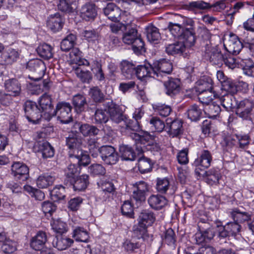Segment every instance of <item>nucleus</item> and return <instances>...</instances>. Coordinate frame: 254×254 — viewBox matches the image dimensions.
<instances>
[{
  "instance_id": "f257e3e1",
  "label": "nucleus",
  "mask_w": 254,
  "mask_h": 254,
  "mask_svg": "<svg viewBox=\"0 0 254 254\" xmlns=\"http://www.w3.org/2000/svg\"><path fill=\"white\" fill-rule=\"evenodd\" d=\"M168 28L174 37L185 40L190 46L194 45L195 36L192 19L178 15L174 21L169 22Z\"/></svg>"
},
{
  "instance_id": "f03ea898",
  "label": "nucleus",
  "mask_w": 254,
  "mask_h": 254,
  "mask_svg": "<svg viewBox=\"0 0 254 254\" xmlns=\"http://www.w3.org/2000/svg\"><path fill=\"white\" fill-rule=\"evenodd\" d=\"M126 127L125 130L127 133H128L131 138L134 140V145L136 149L138 152L143 151L145 144H150V142L154 140L155 137L147 131H141L139 133L136 132L141 129L139 122L135 120L127 119L126 117L124 121Z\"/></svg>"
},
{
  "instance_id": "7ed1b4c3",
  "label": "nucleus",
  "mask_w": 254,
  "mask_h": 254,
  "mask_svg": "<svg viewBox=\"0 0 254 254\" xmlns=\"http://www.w3.org/2000/svg\"><path fill=\"white\" fill-rule=\"evenodd\" d=\"M123 42L127 45H131L133 52L139 54L144 51V43L137 30L128 24V28L125 30L122 37Z\"/></svg>"
},
{
  "instance_id": "20e7f679",
  "label": "nucleus",
  "mask_w": 254,
  "mask_h": 254,
  "mask_svg": "<svg viewBox=\"0 0 254 254\" xmlns=\"http://www.w3.org/2000/svg\"><path fill=\"white\" fill-rule=\"evenodd\" d=\"M155 78L158 80H162L164 77L170 74L173 70V64L172 62L165 59L155 61L153 64Z\"/></svg>"
},
{
  "instance_id": "39448f33",
  "label": "nucleus",
  "mask_w": 254,
  "mask_h": 254,
  "mask_svg": "<svg viewBox=\"0 0 254 254\" xmlns=\"http://www.w3.org/2000/svg\"><path fill=\"white\" fill-rule=\"evenodd\" d=\"M26 68L32 73V76H29V78L35 81H39L44 74L46 66L43 61L33 59L27 63Z\"/></svg>"
},
{
  "instance_id": "423d86ee",
  "label": "nucleus",
  "mask_w": 254,
  "mask_h": 254,
  "mask_svg": "<svg viewBox=\"0 0 254 254\" xmlns=\"http://www.w3.org/2000/svg\"><path fill=\"white\" fill-rule=\"evenodd\" d=\"M24 110L28 120L34 123L38 122L42 117L44 118L42 110L34 102L27 101L25 103Z\"/></svg>"
},
{
  "instance_id": "0eeeda50",
  "label": "nucleus",
  "mask_w": 254,
  "mask_h": 254,
  "mask_svg": "<svg viewBox=\"0 0 254 254\" xmlns=\"http://www.w3.org/2000/svg\"><path fill=\"white\" fill-rule=\"evenodd\" d=\"M254 108V101L250 99H245L237 103L236 114L244 120H249Z\"/></svg>"
},
{
  "instance_id": "6e6552de",
  "label": "nucleus",
  "mask_w": 254,
  "mask_h": 254,
  "mask_svg": "<svg viewBox=\"0 0 254 254\" xmlns=\"http://www.w3.org/2000/svg\"><path fill=\"white\" fill-rule=\"evenodd\" d=\"M39 106L43 111L44 118L50 120L55 116V109L52 102V98L47 93L44 94L39 100Z\"/></svg>"
},
{
  "instance_id": "1a4fd4ad",
  "label": "nucleus",
  "mask_w": 254,
  "mask_h": 254,
  "mask_svg": "<svg viewBox=\"0 0 254 254\" xmlns=\"http://www.w3.org/2000/svg\"><path fill=\"white\" fill-rule=\"evenodd\" d=\"M100 155L103 162L107 165H114L119 160V155L115 148L110 145L100 147Z\"/></svg>"
},
{
  "instance_id": "9d476101",
  "label": "nucleus",
  "mask_w": 254,
  "mask_h": 254,
  "mask_svg": "<svg viewBox=\"0 0 254 254\" xmlns=\"http://www.w3.org/2000/svg\"><path fill=\"white\" fill-rule=\"evenodd\" d=\"M71 110V106L69 103L59 102L55 109V116H58L62 123L67 124L72 120Z\"/></svg>"
},
{
  "instance_id": "9b49d317",
  "label": "nucleus",
  "mask_w": 254,
  "mask_h": 254,
  "mask_svg": "<svg viewBox=\"0 0 254 254\" xmlns=\"http://www.w3.org/2000/svg\"><path fill=\"white\" fill-rule=\"evenodd\" d=\"M68 154L70 158L77 159L79 166H86L90 162L89 155L83 151L81 147L69 149Z\"/></svg>"
},
{
  "instance_id": "f8f14e48",
  "label": "nucleus",
  "mask_w": 254,
  "mask_h": 254,
  "mask_svg": "<svg viewBox=\"0 0 254 254\" xmlns=\"http://www.w3.org/2000/svg\"><path fill=\"white\" fill-rule=\"evenodd\" d=\"M11 172L15 179L20 181H25L29 177L28 167L21 162H14L11 166Z\"/></svg>"
},
{
  "instance_id": "ddd939ff",
  "label": "nucleus",
  "mask_w": 254,
  "mask_h": 254,
  "mask_svg": "<svg viewBox=\"0 0 254 254\" xmlns=\"http://www.w3.org/2000/svg\"><path fill=\"white\" fill-rule=\"evenodd\" d=\"M224 46L227 53L237 55L241 51L243 46L238 37L234 34L230 35L228 39H226Z\"/></svg>"
},
{
  "instance_id": "4468645a",
  "label": "nucleus",
  "mask_w": 254,
  "mask_h": 254,
  "mask_svg": "<svg viewBox=\"0 0 254 254\" xmlns=\"http://www.w3.org/2000/svg\"><path fill=\"white\" fill-rule=\"evenodd\" d=\"M111 120L116 124H119L126 119V116L124 115L122 108L118 105L111 103L108 108Z\"/></svg>"
},
{
  "instance_id": "2eb2a0df",
  "label": "nucleus",
  "mask_w": 254,
  "mask_h": 254,
  "mask_svg": "<svg viewBox=\"0 0 254 254\" xmlns=\"http://www.w3.org/2000/svg\"><path fill=\"white\" fill-rule=\"evenodd\" d=\"M224 54L216 47L206 50L205 58L213 64L219 65L221 64L224 60Z\"/></svg>"
},
{
  "instance_id": "dca6fc26",
  "label": "nucleus",
  "mask_w": 254,
  "mask_h": 254,
  "mask_svg": "<svg viewBox=\"0 0 254 254\" xmlns=\"http://www.w3.org/2000/svg\"><path fill=\"white\" fill-rule=\"evenodd\" d=\"M166 122L167 127H169L168 132L172 137H178L183 133V122L181 120H172L170 118H167Z\"/></svg>"
},
{
  "instance_id": "f3484780",
  "label": "nucleus",
  "mask_w": 254,
  "mask_h": 254,
  "mask_svg": "<svg viewBox=\"0 0 254 254\" xmlns=\"http://www.w3.org/2000/svg\"><path fill=\"white\" fill-rule=\"evenodd\" d=\"M73 240L65 236L59 235L54 238L52 246L59 251H63L70 247L73 243Z\"/></svg>"
},
{
  "instance_id": "a211bd4d",
  "label": "nucleus",
  "mask_w": 254,
  "mask_h": 254,
  "mask_svg": "<svg viewBox=\"0 0 254 254\" xmlns=\"http://www.w3.org/2000/svg\"><path fill=\"white\" fill-rule=\"evenodd\" d=\"M37 151L42 154L43 158L47 159L54 156L55 150L54 148L47 141L42 140L38 142L35 144Z\"/></svg>"
},
{
  "instance_id": "6ab92c4d",
  "label": "nucleus",
  "mask_w": 254,
  "mask_h": 254,
  "mask_svg": "<svg viewBox=\"0 0 254 254\" xmlns=\"http://www.w3.org/2000/svg\"><path fill=\"white\" fill-rule=\"evenodd\" d=\"M181 82L178 78H170L164 83L167 95L173 97L178 94L180 91Z\"/></svg>"
},
{
  "instance_id": "aec40b11",
  "label": "nucleus",
  "mask_w": 254,
  "mask_h": 254,
  "mask_svg": "<svg viewBox=\"0 0 254 254\" xmlns=\"http://www.w3.org/2000/svg\"><path fill=\"white\" fill-rule=\"evenodd\" d=\"M4 87L5 90L9 93L8 94H10L11 96H17L21 92V84L16 78L6 80L4 82Z\"/></svg>"
},
{
  "instance_id": "412c9836",
  "label": "nucleus",
  "mask_w": 254,
  "mask_h": 254,
  "mask_svg": "<svg viewBox=\"0 0 254 254\" xmlns=\"http://www.w3.org/2000/svg\"><path fill=\"white\" fill-rule=\"evenodd\" d=\"M47 241V237L45 232L39 231L31 240L30 246L35 251H41Z\"/></svg>"
},
{
  "instance_id": "4be33fe9",
  "label": "nucleus",
  "mask_w": 254,
  "mask_h": 254,
  "mask_svg": "<svg viewBox=\"0 0 254 254\" xmlns=\"http://www.w3.org/2000/svg\"><path fill=\"white\" fill-rule=\"evenodd\" d=\"M19 57V52L13 49H8L2 53L0 62L2 64H11L15 62Z\"/></svg>"
},
{
  "instance_id": "5701e85b",
  "label": "nucleus",
  "mask_w": 254,
  "mask_h": 254,
  "mask_svg": "<svg viewBox=\"0 0 254 254\" xmlns=\"http://www.w3.org/2000/svg\"><path fill=\"white\" fill-rule=\"evenodd\" d=\"M154 69L153 64L149 63H146L144 65H138L136 66L135 76L138 78L141 79L145 77H152L155 78V75L153 74Z\"/></svg>"
},
{
  "instance_id": "b1692460",
  "label": "nucleus",
  "mask_w": 254,
  "mask_h": 254,
  "mask_svg": "<svg viewBox=\"0 0 254 254\" xmlns=\"http://www.w3.org/2000/svg\"><path fill=\"white\" fill-rule=\"evenodd\" d=\"M149 206L154 209L160 210L167 205L168 200L161 195H151L148 199Z\"/></svg>"
},
{
  "instance_id": "393cba45",
  "label": "nucleus",
  "mask_w": 254,
  "mask_h": 254,
  "mask_svg": "<svg viewBox=\"0 0 254 254\" xmlns=\"http://www.w3.org/2000/svg\"><path fill=\"white\" fill-rule=\"evenodd\" d=\"M187 47L190 46L187 44L185 40H183L182 42H178L168 45L166 47L165 51L170 55L181 54L185 51Z\"/></svg>"
},
{
  "instance_id": "a878e982",
  "label": "nucleus",
  "mask_w": 254,
  "mask_h": 254,
  "mask_svg": "<svg viewBox=\"0 0 254 254\" xmlns=\"http://www.w3.org/2000/svg\"><path fill=\"white\" fill-rule=\"evenodd\" d=\"M63 24L62 18L59 13L51 15L47 21V27L54 32L60 30Z\"/></svg>"
},
{
  "instance_id": "bb28decb",
  "label": "nucleus",
  "mask_w": 254,
  "mask_h": 254,
  "mask_svg": "<svg viewBox=\"0 0 254 254\" xmlns=\"http://www.w3.org/2000/svg\"><path fill=\"white\" fill-rule=\"evenodd\" d=\"M212 161V156L208 150H203L200 156L196 159L194 162V165L196 167H201L203 169L208 168L210 166Z\"/></svg>"
},
{
  "instance_id": "cd10ccee",
  "label": "nucleus",
  "mask_w": 254,
  "mask_h": 254,
  "mask_svg": "<svg viewBox=\"0 0 254 254\" xmlns=\"http://www.w3.org/2000/svg\"><path fill=\"white\" fill-rule=\"evenodd\" d=\"M219 99L221 105L227 110L235 108L238 103L234 95L231 94L222 92Z\"/></svg>"
},
{
  "instance_id": "c85d7f7f",
  "label": "nucleus",
  "mask_w": 254,
  "mask_h": 254,
  "mask_svg": "<svg viewBox=\"0 0 254 254\" xmlns=\"http://www.w3.org/2000/svg\"><path fill=\"white\" fill-rule=\"evenodd\" d=\"M139 225L144 227L151 226L155 221L154 214L149 210H143L139 214L138 218Z\"/></svg>"
},
{
  "instance_id": "c756f323",
  "label": "nucleus",
  "mask_w": 254,
  "mask_h": 254,
  "mask_svg": "<svg viewBox=\"0 0 254 254\" xmlns=\"http://www.w3.org/2000/svg\"><path fill=\"white\" fill-rule=\"evenodd\" d=\"M120 68L122 74L126 78H131L135 75L136 66L132 63L123 61L121 63Z\"/></svg>"
},
{
  "instance_id": "7c9ffc66",
  "label": "nucleus",
  "mask_w": 254,
  "mask_h": 254,
  "mask_svg": "<svg viewBox=\"0 0 254 254\" xmlns=\"http://www.w3.org/2000/svg\"><path fill=\"white\" fill-rule=\"evenodd\" d=\"M97 15L95 5L93 3H87L81 9V16L86 20L94 19Z\"/></svg>"
},
{
  "instance_id": "2f4dec72",
  "label": "nucleus",
  "mask_w": 254,
  "mask_h": 254,
  "mask_svg": "<svg viewBox=\"0 0 254 254\" xmlns=\"http://www.w3.org/2000/svg\"><path fill=\"white\" fill-rule=\"evenodd\" d=\"M230 235L225 226L217 224L216 228L215 241L220 244L227 243L229 240Z\"/></svg>"
},
{
  "instance_id": "473e14b6",
  "label": "nucleus",
  "mask_w": 254,
  "mask_h": 254,
  "mask_svg": "<svg viewBox=\"0 0 254 254\" xmlns=\"http://www.w3.org/2000/svg\"><path fill=\"white\" fill-rule=\"evenodd\" d=\"M66 145L68 149L75 147H80L81 146L82 139L79 136L78 133L71 131L68 133L66 137Z\"/></svg>"
},
{
  "instance_id": "72a5a7b5",
  "label": "nucleus",
  "mask_w": 254,
  "mask_h": 254,
  "mask_svg": "<svg viewBox=\"0 0 254 254\" xmlns=\"http://www.w3.org/2000/svg\"><path fill=\"white\" fill-rule=\"evenodd\" d=\"M69 184L75 191L83 190L89 184V176L87 175H82L76 179H74L73 183Z\"/></svg>"
},
{
  "instance_id": "f704fd0d",
  "label": "nucleus",
  "mask_w": 254,
  "mask_h": 254,
  "mask_svg": "<svg viewBox=\"0 0 254 254\" xmlns=\"http://www.w3.org/2000/svg\"><path fill=\"white\" fill-rule=\"evenodd\" d=\"M195 91L199 93L212 89V80L208 77H204L196 82Z\"/></svg>"
},
{
  "instance_id": "c9c22d12",
  "label": "nucleus",
  "mask_w": 254,
  "mask_h": 254,
  "mask_svg": "<svg viewBox=\"0 0 254 254\" xmlns=\"http://www.w3.org/2000/svg\"><path fill=\"white\" fill-rule=\"evenodd\" d=\"M79 173V169L77 165L71 164L69 165L65 170V180L66 183H73L74 179Z\"/></svg>"
},
{
  "instance_id": "e433bc0d",
  "label": "nucleus",
  "mask_w": 254,
  "mask_h": 254,
  "mask_svg": "<svg viewBox=\"0 0 254 254\" xmlns=\"http://www.w3.org/2000/svg\"><path fill=\"white\" fill-rule=\"evenodd\" d=\"M76 125L78 126L80 132L84 136H95L97 135L100 131V130L96 127L88 124H77Z\"/></svg>"
},
{
  "instance_id": "4c0bfd02",
  "label": "nucleus",
  "mask_w": 254,
  "mask_h": 254,
  "mask_svg": "<svg viewBox=\"0 0 254 254\" xmlns=\"http://www.w3.org/2000/svg\"><path fill=\"white\" fill-rule=\"evenodd\" d=\"M204 174L206 177L205 181L208 184L213 185L219 184L221 176L218 170L212 169L208 171H205Z\"/></svg>"
},
{
  "instance_id": "58836bf2",
  "label": "nucleus",
  "mask_w": 254,
  "mask_h": 254,
  "mask_svg": "<svg viewBox=\"0 0 254 254\" xmlns=\"http://www.w3.org/2000/svg\"><path fill=\"white\" fill-rule=\"evenodd\" d=\"M203 111L209 118H214L220 114L221 108L217 104L211 102L203 106Z\"/></svg>"
},
{
  "instance_id": "ea45409f",
  "label": "nucleus",
  "mask_w": 254,
  "mask_h": 254,
  "mask_svg": "<svg viewBox=\"0 0 254 254\" xmlns=\"http://www.w3.org/2000/svg\"><path fill=\"white\" fill-rule=\"evenodd\" d=\"M146 37L150 42H157L161 38L159 29L152 25L147 26L145 28Z\"/></svg>"
},
{
  "instance_id": "a19ab883",
  "label": "nucleus",
  "mask_w": 254,
  "mask_h": 254,
  "mask_svg": "<svg viewBox=\"0 0 254 254\" xmlns=\"http://www.w3.org/2000/svg\"><path fill=\"white\" fill-rule=\"evenodd\" d=\"M153 163L150 159L142 157L138 161V168L141 174L150 172L152 170Z\"/></svg>"
},
{
  "instance_id": "79ce46f5",
  "label": "nucleus",
  "mask_w": 254,
  "mask_h": 254,
  "mask_svg": "<svg viewBox=\"0 0 254 254\" xmlns=\"http://www.w3.org/2000/svg\"><path fill=\"white\" fill-rule=\"evenodd\" d=\"M55 181V178L47 174L40 175L36 180L37 186L41 189L47 188L52 185Z\"/></svg>"
},
{
  "instance_id": "37998d69",
  "label": "nucleus",
  "mask_w": 254,
  "mask_h": 254,
  "mask_svg": "<svg viewBox=\"0 0 254 254\" xmlns=\"http://www.w3.org/2000/svg\"><path fill=\"white\" fill-rule=\"evenodd\" d=\"M232 218L234 221L239 224L251 219V215L246 212H242L239 209L236 208L231 212Z\"/></svg>"
},
{
  "instance_id": "c03bdc74",
  "label": "nucleus",
  "mask_w": 254,
  "mask_h": 254,
  "mask_svg": "<svg viewBox=\"0 0 254 254\" xmlns=\"http://www.w3.org/2000/svg\"><path fill=\"white\" fill-rule=\"evenodd\" d=\"M72 236L75 241L85 243L88 242L89 239L87 231L80 227L76 228L73 230Z\"/></svg>"
},
{
  "instance_id": "a18cd8bd",
  "label": "nucleus",
  "mask_w": 254,
  "mask_h": 254,
  "mask_svg": "<svg viewBox=\"0 0 254 254\" xmlns=\"http://www.w3.org/2000/svg\"><path fill=\"white\" fill-rule=\"evenodd\" d=\"M120 152L122 158L125 160H134L135 158V153L132 147L128 145H123L120 147Z\"/></svg>"
},
{
  "instance_id": "49530a36",
  "label": "nucleus",
  "mask_w": 254,
  "mask_h": 254,
  "mask_svg": "<svg viewBox=\"0 0 254 254\" xmlns=\"http://www.w3.org/2000/svg\"><path fill=\"white\" fill-rule=\"evenodd\" d=\"M76 40V36L75 35L73 34H69L61 42V50L64 52L69 51L73 47Z\"/></svg>"
},
{
  "instance_id": "de8ad7c7",
  "label": "nucleus",
  "mask_w": 254,
  "mask_h": 254,
  "mask_svg": "<svg viewBox=\"0 0 254 254\" xmlns=\"http://www.w3.org/2000/svg\"><path fill=\"white\" fill-rule=\"evenodd\" d=\"M72 104L76 112L80 113L84 110L86 104V98L82 95L76 94L73 97Z\"/></svg>"
},
{
  "instance_id": "09e8293b",
  "label": "nucleus",
  "mask_w": 254,
  "mask_h": 254,
  "mask_svg": "<svg viewBox=\"0 0 254 254\" xmlns=\"http://www.w3.org/2000/svg\"><path fill=\"white\" fill-rule=\"evenodd\" d=\"M58 7L61 11L70 12L76 9L77 3L75 0L72 2L67 0H60L58 4Z\"/></svg>"
},
{
  "instance_id": "8fccbe9b",
  "label": "nucleus",
  "mask_w": 254,
  "mask_h": 254,
  "mask_svg": "<svg viewBox=\"0 0 254 254\" xmlns=\"http://www.w3.org/2000/svg\"><path fill=\"white\" fill-rule=\"evenodd\" d=\"M52 199L55 201L64 199L65 196V188L62 186H57L50 190Z\"/></svg>"
},
{
  "instance_id": "3c124183",
  "label": "nucleus",
  "mask_w": 254,
  "mask_h": 254,
  "mask_svg": "<svg viewBox=\"0 0 254 254\" xmlns=\"http://www.w3.org/2000/svg\"><path fill=\"white\" fill-rule=\"evenodd\" d=\"M51 225L53 231L56 233L62 234L67 231V224L61 219L53 220Z\"/></svg>"
},
{
  "instance_id": "603ef678",
  "label": "nucleus",
  "mask_w": 254,
  "mask_h": 254,
  "mask_svg": "<svg viewBox=\"0 0 254 254\" xmlns=\"http://www.w3.org/2000/svg\"><path fill=\"white\" fill-rule=\"evenodd\" d=\"M89 95L93 101L96 103H101L105 99V96L101 89L97 86L90 88Z\"/></svg>"
},
{
  "instance_id": "864d4df0",
  "label": "nucleus",
  "mask_w": 254,
  "mask_h": 254,
  "mask_svg": "<svg viewBox=\"0 0 254 254\" xmlns=\"http://www.w3.org/2000/svg\"><path fill=\"white\" fill-rule=\"evenodd\" d=\"M52 50V47L50 45L44 44L39 46L37 49V51L41 57L48 60L53 57Z\"/></svg>"
},
{
  "instance_id": "5fc2aeb1",
  "label": "nucleus",
  "mask_w": 254,
  "mask_h": 254,
  "mask_svg": "<svg viewBox=\"0 0 254 254\" xmlns=\"http://www.w3.org/2000/svg\"><path fill=\"white\" fill-rule=\"evenodd\" d=\"M75 73L80 80L85 83H89L92 79V74L90 71L82 69L80 66L75 69Z\"/></svg>"
},
{
  "instance_id": "6e6d98bb",
  "label": "nucleus",
  "mask_w": 254,
  "mask_h": 254,
  "mask_svg": "<svg viewBox=\"0 0 254 254\" xmlns=\"http://www.w3.org/2000/svg\"><path fill=\"white\" fill-rule=\"evenodd\" d=\"M91 70L94 74L95 78L100 82L105 81V74L102 68L101 64L97 61H94Z\"/></svg>"
},
{
  "instance_id": "4d7b16f0",
  "label": "nucleus",
  "mask_w": 254,
  "mask_h": 254,
  "mask_svg": "<svg viewBox=\"0 0 254 254\" xmlns=\"http://www.w3.org/2000/svg\"><path fill=\"white\" fill-rule=\"evenodd\" d=\"M210 3L202 0L191 1L186 5L187 8L189 10H205L210 9Z\"/></svg>"
},
{
  "instance_id": "13d9d810",
  "label": "nucleus",
  "mask_w": 254,
  "mask_h": 254,
  "mask_svg": "<svg viewBox=\"0 0 254 254\" xmlns=\"http://www.w3.org/2000/svg\"><path fill=\"white\" fill-rule=\"evenodd\" d=\"M201 115V110L196 105L191 106L187 111V115L191 121H196Z\"/></svg>"
},
{
  "instance_id": "bf43d9fd",
  "label": "nucleus",
  "mask_w": 254,
  "mask_h": 254,
  "mask_svg": "<svg viewBox=\"0 0 254 254\" xmlns=\"http://www.w3.org/2000/svg\"><path fill=\"white\" fill-rule=\"evenodd\" d=\"M170 188V183L166 178L158 179L156 184V190L160 193H166Z\"/></svg>"
},
{
  "instance_id": "052dcab7",
  "label": "nucleus",
  "mask_w": 254,
  "mask_h": 254,
  "mask_svg": "<svg viewBox=\"0 0 254 254\" xmlns=\"http://www.w3.org/2000/svg\"><path fill=\"white\" fill-rule=\"evenodd\" d=\"M237 139L236 138V134L234 135L224 136L223 140L221 141L222 146L226 147L227 149L232 148L233 147L236 146L237 144Z\"/></svg>"
},
{
  "instance_id": "680f3d73",
  "label": "nucleus",
  "mask_w": 254,
  "mask_h": 254,
  "mask_svg": "<svg viewBox=\"0 0 254 254\" xmlns=\"http://www.w3.org/2000/svg\"><path fill=\"white\" fill-rule=\"evenodd\" d=\"M149 123L151 127L158 132L162 131L165 127L164 122L157 117H152L149 120Z\"/></svg>"
},
{
  "instance_id": "e2e57ef3",
  "label": "nucleus",
  "mask_w": 254,
  "mask_h": 254,
  "mask_svg": "<svg viewBox=\"0 0 254 254\" xmlns=\"http://www.w3.org/2000/svg\"><path fill=\"white\" fill-rule=\"evenodd\" d=\"M243 63L244 73L248 76H254V63L250 59L243 60Z\"/></svg>"
},
{
  "instance_id": "0e129e2a",
  "label": "nucleus",
  "mask_w": 254,
  "mask_h": 254,
  "mask_svg": "<svg viewBox=\"0 0 254 254\" xmlns=\"http://www.w3.org/2000/svg\"><path fill=\"white\" fill-rule=\"evenodd\" d=\"M1 251L5 254H10L14 252L16 249V243L9 238L5 242L2 243L0 246Z\"/></svg>"
},
{
  "instance_id": "69168bd1",
  "label": "nucleus",
  "mask_w": 254,
  "mask_h": 254,
  "mask_svg": "<svg viewBox=\"0 0 254 254\" xmlns=\"http://www.w3.org/2000/svg\"><path fill=\"white\" fill-rule=\"evenodd\" d=\"M153 108L158 115L164 117L169 116L172 111L171 107L165 104L155 105Z\"/></svg>"
},
{
  "instance_id": "338daca9",
  "label": "nucleus",
  "mask_w": 254,
  "mask_h": 254,
  "mask_svg": "<svg viewBox=\"0 0 254 254\" xmlns=\"http://www.w3.org/2000/svg\"><path fill=\"white\" fill-rule=\"evenodd\" d=\"M236 138L237 139V144L238 148L244 149L248 148L251 140L250 137L249 135L236 134Z\"/></svg>"
},
{
  "instance_id": "774afa93",
  "label": "nucleus",
  "mask_w": 254,
  "mask_h": 254,
  "mask_svg": "<svg viewBox=\"0 0 254 254\" xmlns=\"http://www.w3.org/2000/svg\"><path fill=\"white\" fill-rule=\"evenodd\" d=\"M198 95L199 100L203 106L212 102L214 95L212 90H207V91L199 93Z\"/></svg>"
}]
</instances>
